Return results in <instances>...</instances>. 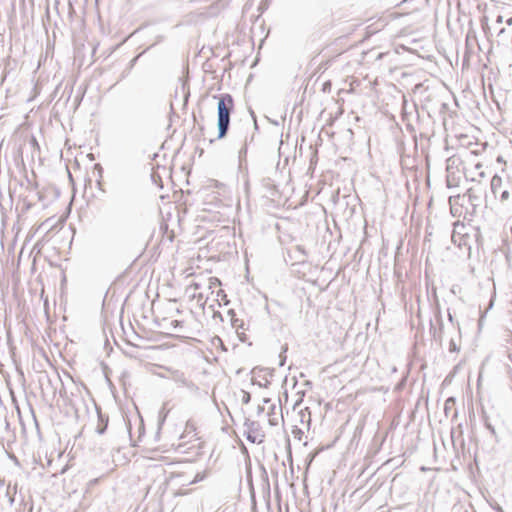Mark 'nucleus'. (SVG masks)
<instances>
[{"label":"nucleus","mask_w":512,"mask_h":512,"mask_svg":"<svg viewBox=\"0 0 512 512\" xmlns=\"http://www.w3.org/2000/svg\"><path fill=\"white\" fill-rule=\"evenodd\" d=\"M213 98L218 100L217 104V139L226 137L230 128V117L234 112V99L229 93L215 94Z\"/></svg>","instance_id":"obj_1"},{"label":"nucleus","mask_w":512,"mask_h":512,"mask_svg":"<svg viewBox=\"0 0 512 512\" xmlns=\"http://www.w3.org/2000/svg\"><path fill=\"white\" fill-rule=\"evenodd\" d=\"M244 426L246 427L243 435L250 443H262L265 438L264 432L261 430L259 422L245 418Z\"/></svg>","instance_id":"obj_2"},{"label":"nucleus","mask_w":512,"mask_h":512,"mask_svg":"<svg viewBox=\"0 0 512 512\" xmlns=\"http://www.w3.org/2000/svg\"><path fill=\"white\" fill-rule=\"evenodd\" d=\"M434 317L436 324H434L433 320L429 321V332L435 342L439 345L442 344L443 341V332H444V322L441 315L440 305L437 303L434 311Z\"/></svg>","instance_id":"obj_3"},{"label":"nucleus","mask_w":512,"mask_h":512,"mask_svg":"<svg viewBox=\"0 0 512 512\" xmlns=\"http://www.w3.org/2000/svg\"><path fill=\"white\" fill-rule=\"evenodd\" d=\"M228 315L230 316L231 326L236 330L239 340L245 342L247 336L245 334L246 327L244 321L236 317L234 309H229Z\"/></svg>","instance_id":"obj_4"},{"label":"nucleus","mask_w":512,"mask_h":512,"mask_svg":"<svg viewBox=\"0 0 512 512\" xmlns=\"http://www.w3.org/2000/svg\"><path fill=\"white\" fill-rule=\"evenodd\" d=\"M95 409L97 413V425L95 428V432L99 435H103L106 433L108 424H109V416L106 413H103L101 407L95 404Z\"/></svg>","instance_id":"obj_5"},{"label":"nucleus","mask_w":512,"mask_h":512,"mask_svg":"<svg viewBox=\"0 0 512 512\" xmlns=\"http://www.w3.org/2000/svg\"><path fill=\"white\" fill-rule=\"evenodd\" d=\"M456 405V398L455 397H448L444 402V414L446 417H451L452 420L457 418L458 416V410L455 408Z\"/></svg>","instance_id":"obj_6"},{"label":"nucleus","mask_w":512,"mask_h":512,"mask_svg":"<svg viewBox=\"0 0 512 512\" xmlns=\"http://www.w3.org/2000/svg\"><path fill=\"white\" fill-rule=\"evenodd\" d=\"M502 186V178L499 175L495 174L490 181L491 192L495 198L499 197L500 191L503 190Z\"/></svg>","instance_id":"obj_7"},{"label":"nucleus","mask_w":512,"mask_h":512,"mask_svg":"<svg viewBox=\"0 0 512 512\" xmlns=\"http://www.w3.org/2000/svg\"><path fill=\"white\" fill-rule=\"evenodd\" d=\"M164 369L170 374L169 379L173 380L175 383L182 385L186 378L185 373L183 371L173 369L171 367H165Z\"/></svg>","instance_id":"obj_8"},{"label":"nucleus","mask_w":512,"mask_h":512,"mask_svg":"<svg viewBox=\"0 0 512 512\" xmlns=\"http://www.w3.org/2000/svg\"><path fill=\"white\" fill-rule=\"evenodd\" d=\"M462 163V160L457 155H452L446 160V172L454 171Z\"/></svg>","instance_id":"obj_9"},{"label":"nucleus","mask_w":512,"mask_h":512,"mask_svg":"<svg viewBox=\"0 0 512 512\" xmlns=\"http://www.w3.org/2000/svg\"><path fill=\"white\" fill-rule=\"evenodd\" d=\"M464 196H467L473 209H475L480 202V196L476 194L475 188H469Z\"/></svg>","instance_id":"obj_10"},{"label":"nucleus","mask_w":512,"mask_h":512,"mask_svg":"<svg viewBox=\"0 0 512 512\" xmlns=\"http://www.w3.org/2000/svg\"><path fill=\"white\" fill-rule=\"evenodd\" d=\"M459 184V176L455 173V171H449L446 175V185L448 188H453L458 186Z\"/></svg>","instance_id":"obj_11"},{"label":"nucleus","mask_w":512,"mask_h":512,"mask_svg":"<svg viewBox=\"0 0 512 512\" xmlns=\"http://www.w3.org/2000/svg\"><path fill=\"white\" fill-rule=\"evenodd\" d=\"M261 477H262V480H263V490H264V493L267 495L268 498H270V482H269V477H268V473H267V470L266 468L262 465L261 466Z\"/></svg>","instance_id":"obj_12"},{"label":"nucleus","mask_w":512,"mask_h":512,"mask_svg":"<svg viewBox=\"0 0 512 512\" xmlns=\"http://www.w3.org/2000/svg\"><path fill=\"white\" fill-rule=\"evenodd\" d=\"M447 316H448V321L451 323L452 328L458 332V337H459V339H461L460 323L458 321H455L450 309H447Z\"/></svg>","instance_id":"obj_13"},{"label":"nucleus","mask_w":512,"mask_h":512,"mask_svg":"<svg viewBox=\"0 0 512 512\" xmlns=\"http://www.w3.org/2000/svg\"><path fill=\"white\" fill-rule=\"evenodd\" d=\"M93 170L94 172H97V180H96V184L97 186L99 187V189H102L101 186H102V177H103V167L100 163H95L94 166H93Z\"/></svg>","instance_id":"obj_14"},{"label":"nucleus","mask_w":512,"mask_h":512,"mask_svg":"<svg viewBox=\"0 0 512 512\" xmlns=\"http://www.w3.org/2000/svg\"><path fill=\"white\" fill-rule=\"evenodd\" d=\"M498 198L501 203H505V202L509 201L510 199L512 200L511 186L501 190Z\"/></svg>","instance_id":"obj_15"},{"label":"nucleus","mask_w":512,"mask_h":512,"mask_svg":"<svg viewBox=\"0 0 512 512\" xmlns=\"http://www.w3.org/2000/svg\"><path fill=\"white\" fill-rule=\"evenodd\" d=\"M482 420L484 423L485 428L494 436L496 437V430L495 427L489 422V418L485 411H483Z\"/></svg>","instance_id":"obj_16"},{"label":"nucleus","mask_w":512,"mask_h":512,"mask_svg":"<svg viewBox=\"0 0 512 512\" xmlns=\"http://www.w3.org/2000/svg\"><path fill=\"white\" fill-rule=\"evenodd\" d=\"M288 350L287 344L283 345L281 348V352L279 353V366L282 367L286 363V352Z\"/></svg>","instance_id":"obj_17"},{"label":"nucleus","mask_w":512,"mask_h":512,"mask_svg":"<svg viewBox=\"0 0 512 512\" xmlns=\"http://www.w3.org/2000/svg\"><path fill=\"white\" fill-rule=\"evenodd\" d=\"M182 386L188 388L190 391L197 393L199 391V387L192 381L185 378L184 382L182 383Z\"/></svg>","instance_id":"obj_18"},{"label":"nucleus","mask_w":512,"mask_h":512,"mask_svg":"<svg viewBox=\"0 0 512 512\" xmlns=\"http://www.w3.org/2000/svg\"><path fill=\"white\" fill-rule=\"evenodd\" d=\"M448 350L450 353H456L460 351V344H458L455 340V338L451 337L449 341V347Z\"/></svg>","instance_id":"obj_19"},{"label":"nucleus","mask_w":512,"mask_h":512,"mask_svg":"<svg viewBox=\"0 0 512 512\" xmlns=\"http://www.w3.org/2000/svg\"><path fill=\"white\" fill-rule=\"evenodd\" d=\"M166 417H167V413H164L163 409L159 412V417H158V430H157V435H159L160 433V430L166 420Z\"/></svg>","instance_id":"obj_20"},{"label":"nucleus","mask_w":512,"mask_h":512,"mask_svg":"<svg viewBox=\"0 0 512 512\" xmlns=\"http://www.w3.org/2000/svg\"><path fill=\"white\" fill-rule=\"evenodd\" d=\"M303 434H304V432L301 428H299L298 426H293L292 435L295 439H297L298 441H301Z\"/></svg>","instance_id":"obj_21"},{"label":"nucleus","mask_w":512,"mask_h":512,"mask_svg":"<svg viewBox=\"0 0 512 512\" xmlns=\"http://www.w3.org/2000/svg\"><path fill=\"white\" fill-rule=\"evenodd\" d=\"M138 58H139V55L135 56L133 59L130 60L127 69L122 74V78H124L129 73V71L134 67Z\"/></svg>","instance_id":"obj_22"},{"label":"nucleus","mask_w":512,"mask_h":512,"mask_svg":"<svg viewBox=\"0 0 512 512\" xmlns=\"http://www.w3.org/2000/svg\"><path fill=\"white\" fill-rule=\"evenodd\" d=\"M402 120L404 122H406L405 126H406V129L409 131V132H414L415 129H414V126L409 122L408 120V114L406 112L403 113L402 115Z\"/></svg>","instance_id":"obj_23"},{"label":"nucleus","mask_w":512,"mask_h":512,"mask_svg":"<svg viewBox=\"0 0 512 512\" xmlns=\"http://www.w3.org/2000/svg\"><path fill=\"white\" fill-rule=\"evenodd\" d=\"M217 297H221V300L223 301L224 305H228L230 303V300L227 297V294L224 292V290H219L217 292Z\"/></svg>","instance_id":"obj_24"},{"label":"nucleus","mask_w":512,"mask_h":512,"mask_svg":"<svg viewBox=\"0 0 512 512\" xmlns=\"http://www.w3.org/2000/svg\"><path fill=\"white\" fill-rule=\"evenodd\" d=\"M242 394H243V396H242V403L245 404V405L249 404L250 401H251V394H250V392L242 390Z\"/></svg>","instance_id":"obj_25"},{"label":"nucleus","mask_w":512,"mask_h":512,"mask_svg":"<svg viewBox=\"0 0 512 512\" xmlns=\"http://www.w3.org/2000/svg\"><path fill=\"white\" fill-rule=\"evenodd\" d=\"M247 155V144L245 143L244 146L239 150V161L242 162L243 159L246 158Z\"/></svg>","instance_id":"obj_26"},{"label":"nucleus","mask_w":512,"mask_h":512,"mask_svg":"<svg viewBox=\"0 0 512 512\" xmlns=\"http://www.w3.org/2000/svg\"><path fill=\"white\" fill-rule=\"evenodd\" d=\"M33 203L28 201L27 198H23V212L29 211L33 207Z\"/></svg>","instance_id":"obj_27"},{"label":"nucleus","mask_w":512,"mask_h":512,"mask_svg":"<svg viewBox=\"0 0 512 512\" xmlns=\"http://www.w3.org/2000/svg\"><path fill=\"white\" fill-rule=\"evenodd\" d=\"M252 384H256L259 387H268L270 385V381L265 379V384H262L261 381H257V380L252 379Z\"/></svg>","instance_id":"obj_28"},{"label":"nucleus","mask_w":512,"mask_h":512,"mask_svg":"<svg viewBox=\"0 0 512 512\" xmlns=\"http://www.w3.org/2000/svg\"><path fill=\"white\" fill-rule=\"evenodd\" d=\"M36 196H37L38 201H40V202H44V201H45V195H44V192H42V191H37V192H36Z\"/></svg>","instance_id":"obj_29"},{"label":"nucleus","mask_w":512,"mask_h":512,"mask_svg":"<svg viewBox=\"0 0 512 512\" xmlns=\"http://www.w3.org/2000/svg\"><path fill=\"white\" fill-rule=\"evenodd\" d=\"M38 188V183L37 182H34V183H30L29 186H26V190L28 191H33V190H36Z\"/></svg>","instance_id":"obj_30"},{"label":"nucleus","mask_w":512,"mask_h":512,"mask_svg":"<svg viewBox=\"0 0 512 512\" xmlns=\"http://www.w3.org/2000/svg\"><path fill=\"white\" fill-rule=\"evenodd\" d=\"M151 179L155 184H158V181L161 182V178L158 174L152 173Z\"/></svg>","instance_id":"obj_31"},{"label":"nucleus","mask_w":512,"mask_h":512,"mask_svg":"<svg viewBox=\"0 0 512 512\" xmlns=\"http://www.w3.org/2000/svg\"><path fill=\"white\" fill-rule=\"evenodd\" d=\"M288 442V460L292 461V454H291V448H290V440L287 439Z\"/></svg>","instance_id":"obj_32"},{"label":"nucleus","mask_w":512,"mask_h":512,"mask_svg":"<svg viewBox=\"0 0 512 512\" xmlns=\"http://www.w3.org/2000/svg\"><path fill=\"white\" fill-rule=\"evenodd\" d=\"M189 96H190L189 91L185 92V94H184V105H187Z\"/></svg>","instance_id":"obj_33"},{"label":"nucleus","mask_w":512,"mask_h":512,"mask_svg":"<svg viewBox=\"0 0 512 512\" xmlns=\"http://www.w3.org/2000/svg\"><path fill=\"white\" fill-rule=\"evenodd\" d=\"M303 385H304L305 387H307V388H312V385H313V384H312V381H310V380H306V381L303 383Z\"/></svg>","instance_id":"obj_34"},{"label":"nucleus","mask_w":512,"mask_h":512,"mask_svg":"<svg viewBox=\"0 0 512 512\" xmlns=\"http://www.w3.org/2000/svg\"><path fill=\"white\" fill-rule=\"evenodd\" d=\"M275 409H276V405L275 404H271L270 411L268 412V415L274 414Z\"/></svg>","instance_id":"obj_35"},{"label":"nucleus","mask_w":512,"mask_h":512,"mask_svg":"<svg viewBox=\"0 0 512 512\" xmlns=\"http://www.w3.org/2000/svg\"><path fill=\"white\" fill-rule=\"evenodd\" d=\"M213 317H214V318L219 317V318H220V320H221V321H223V317H222L221 313H220V312H218V311H217V312H214Z\"/></svg>","instance_id":"obj_36"},{"label":"nucleus","mask_w":512,"mask_h":512,"mask_svg":"<svg viewBox=\"0 0 512 512\" xmlns=\"http://www.w3.org/2000/svg\"><path fill=\"white\" fill-rule=\"evenodd\" d=\"M263 412H264V407L259 405V406L257 407V414H258V415H260V414H261V413H263Z\"/></svg>","instance_id":"obj_37"},{"label":"nucleus","mask_w":512,"mask_h":512,"mask_svg":"<svg viewBox=\"0 0 512 512\" xmlns=\"http://www.w3.org/2000/svg\"><path fill=\"white\" fill-rule=\"evenodd\" d=\"M269 423H270L271 426H275V425L278 424L276 419H271V418L269 419Z\"/></svg>","instance_id":"obj_38"},{"label":"nucleus","mask_w":512,"mask_h":512,"mask_svg":"<svg viewBox=\"0 0 512 512\" xmlns=\"http://www.w3.org/2000/svg\"><path fill=\"white\" fill-rule=\"evenodd\" d=\"M251 115L253 116V118H255V114L253 111H251ZM254 126H255V129L258 130V124H257L256 119H254Z\"/></svg>","instance_id":"obj_39"},{"label":"nucleus","mask_w":512,"mask_h":512,"mask_svg":"<svg viewBox=\"0 0 512 512\" xmlns=\"http://www.w3.org/2000/svg\"><path fill=\"white\" fill-rule=\"evenodd\" d=\"M220 284V280L218 278H212L211 279V284Z\"/></svg>","instance_id":"obj_40"},{"label":"nucleus","mask_w":512,"mask_h":512,"mask_svg":"<svg viewBox=\"0 0 512 512\" xmlns=\"http://www.w3.org/2000/svg\"><path fill=\"white\" fill-rule=\"evenodd\" d=\"M496 22L497 23H502L503 22V16L502 15H498L497 19H496Z\"/></svg>","instance_id":"obj_41"},{"label":"nucleus","mask_w":512,"mask_h":512,"mask_svg":"<svg viewBox=\"0 0 512 512\" xmlns=\"http://www.w3.org/2000/svg\"><path fill=\"white\" fill-rule=\"evenodd\" d=\"M5 429L6 430H9L10 429V423L7 419H5Z\"/></svg>","instance_id":"obj_42"},{"label":"nucleus","mask_w":512,"mask_h":512,"mask_svg":"<svg viewBox=\"0 0 512 512\" xmlns=\"http://www.w3.org/2000/svg\"><path fill=\"white\" fill-rule=\"evenodd\" d=\"M81 100H82V97H76L75 101H76L77 106L80 104Z\"/></svg>","instance_id":"obj_43"},{"label":"nucleus","mask_w":512,"mask_h":512,"mask_svg":"<svg viewBox=\"0 0 512 512\" xmlns=\"http://www.w3.org/2000/svg\"><path fill=\"white\" fill-rule=\"evenodd\" d=\"M25 180L27 182V186H29L30 183H31V180H30V178L27 175H25Z\"/></svg>","instance_id":"obj_44"},{"label":"nucleus","mask_w":512,"mask_h":512,"mask_svg":"<svg viewBox=\"0 0 512 512\" xmlns=\"http://www.w3.org/2000/svg\"><path fill=\"white\" fill-rule=\"evenodd\" d=\"M507 25H512V17L508 18L506 21Z\"/></svg>","instance_id":"obj_45"},{"label":"nucleus","mask_w":512,"mask_h":512,"mask_svg":"<svg viewBox=\"0 0 512 512\" xmlns=\"http://www.w3.org/2000/svg\"><path fill=\"white\" fill-rule=\"evenodd\" d=\"M504 33H505V28H501L500 31L498 32V36H500Z\"/></svg>","instance_id":"obj_46"},{"label":"nucleus","mask_w":512,"mask_h":512,"mask_svg":"<svg viewBox=\"0 0 512 512\" xmlns=\"http://www.w3.org/2000/svg\"><path fill=\"white\" fill-rule=\"evenodd\" d=\"M270 402H271L270 398H264L263 399V403H265V404L270 403Z\"/></svg>","instance_id":"obj_47"},{"label":"nucleus","mask_w":512,"mask_h":512,"mask_svg":"<svg viewBox=\"0 0 512 512\" xmlns=\"http://www.w3.org/2000/svg\"><path fill=\"white\" fill-rule=\"evenodd\" d=\"M31 142H32V144L37 145V141H36V138L34 136H32Z\"/></svg>","instance_id":"obj_48"},{"label":"nucleus","mask_w":512,"mask_h":512,"mask_svg":"<svg viewBox=\"0 0 512 512\" xmlns=\"http://www.w3.org/2000/svg\"><path fill=\"white\" fill-rule=\"evenodd\" d=\"M172 116H176V117H178V116L175 114L173 107L171 106V117H172Z\"/></svg>","instance_id":"obj_49"},{"label":"nucleus","mask_w":512,"mask_h":512,"mask_svg":"<svg viewBox=\"0 0 512 512\" xmlns=\"http://www.w3.org/2000/svg\"><path fill=\"white\" fill-rule=\"evenodd\" d=\"M160 377L165 378V379H169V376H166V374H160Z\"/></svg>","instance_id":"obj_50"},{"label":"nucleus","mask_w":512,"mask_h":512,"mask_svg":"<svg viewBox=\"0 0 512 512\" xmlns=\"http://www.w3.org/2000/svg\"><path fill=\"white\" fill-rule=\"evenodd\" d=\"M326 88H328L327 83L323 84V90H324V91L326 90Z\"/></svg>","instance_id":"obj_51"},{"label":"nucleus","mask_w":512,"mask_h":512,"mask_svg":"<svg viewBox=\"0 0 512 512\" xmlns=\"http://www.w3.org/2000/svg\"><path fill=\"white\" fill-rule=\"evenodd\" d=\"M326 88H328L327 83L323 84V90H324V91L326 90Z\"/></svg>","instance_id":"obj_52"},{"label":"nucleus","mask_w":512,"mask_h":512,"mask_svg":"<svg viewBox=\"0 0 512 512\" xmlns=\"http://www.w3.org/2000/svg\"><path fill=\"white\" fill-rule=\"evenodd\" d=\"M54 191H55V193H56V196H58V194H59L58 189H56V188H55V189H54Z\"/></svg>","instance_id":"obj_53"},{"label":"nucleus","mask_w":512,"mask_h":512,"mask_svg":"<svg viewBox=\"0 0 512 512\" xmlns=\"http://www.w3.org/2000/svg\"><path fill=\"white\" fill-rule=\"evenodd\" d=\"M173 323H175V326H178V321L174 320Z\"/></svg>","instance_id":"obj_54"},{"label":"nucleus","mask_w":512,"mask_h":512,"mask_svg":"<svg viewBox=\"0 0 512 512\" xmlns=\"http://www.w3.org/2000/svg\"><path fill=\"white\" fill-rule=\"evenodd\" d=\"M173 323H175V326H178V321L174 320Z\"/></svg>","instance_id":"obj_55"},{"label":"nucleus","mask_w":512,"mask_h":512,"mask_svg":"<svg viewBox=\"0 0 512 512\" xmlns=\"http://www.w3.org/2000/svg\"><path fill=\"white\" fill-rule=\"evenodd\" d=\"M273 124L278 125V122L276 120H273Z\"/></svg>","instance_id":"obj_56"},{"label":"nucleus","mask_w":512,"mask_h":512,"mask_svg":"<svg viewBox=\"0 0 512 512\" xmlns=\"http://www.w3.org/2000/svg\"><path fill=\"white\" fill-rule=\"evenodd\" d=\"M47 221L45 222H42V224L40 225V227L44 226L46 224Z\"/></svg>","instance_id":"obj_57"}]
</instances>
